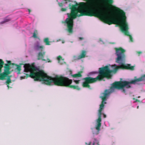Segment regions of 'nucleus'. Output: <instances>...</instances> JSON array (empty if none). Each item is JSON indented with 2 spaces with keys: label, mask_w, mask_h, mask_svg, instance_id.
Wrapping results in <instances>:
<instances>
[{
  "label": "nucleus",
  "mask_w": 145,
  "mask_h": 145,
  "mask_svg": "<svg viewBox=\"0 0 145 145\" xmlns=\"http://www.w3.org/2000/svg\"><path fill=\"white\" fill-rule=\"evenodd\" d=\"M115 54L117 56L116 58V62L120 66H118L116 64L112 65L113 69L110 70L108 66L100 68L99 69V74L95 78L91 77H88L83 78L84 82L82 83V86L84 88H87L90 89L91 88L89 84H92L97 81H101L105 78L108 79L111 78L112 76L111 73H116L119 69H129L133 70L134 69V67L131 66L130 64H125L126 55L125 53L126 51L121 47L115 48Z\"/></svg>",
  "instance_id": "nucleus-1"
},
{
  "label": "nucleus",
  "mask_w": 145,
  "mask_h": 145,
  "mask_svg": "<svg viewBox=\"0 0 145 145\" xmlns=\"http://www.w3.org/2000/svg\"><path fill=\"white\" fill-rule=\"evenodd\" d=\"M24 67L25 72H30V75L26 74L27 77L34 78L35 81H43L44 83L47 85H50L53 82L56 86L68 87L78 90L80 89L77 86L71 85L72 80L67 77L58 75H56L54 78L49 76L43 71L39 70L38 71L36 67L29 64L25 65Z\"/></svg>",
  "instance_id": "nucleus-2"
},
{
  "label": "nucleus",
  "mask_w": 145,
  "mask_h": 145,
  "mask_svg": "<svg viewBox=\"0 0 145 145\" xmlns=\"http://www.w3.org/2000/svg\"><path fill=\"white\" fill-rule=\"evenodd\" d=\"M108 1L106 0L101 4L102 11L99 13L100 17L106 23L110 24V23H114L121 27H127V22L124 19L125 15L124 13H111L106 10L105 3L108 4Z\"/></svg>",
  "instance_id": "nucleus-3"
},
{
  "label": "nucleus",
  "mask_w": 145,
  "mask_h": 145,
  "mask_svg": "<svg viewBox=\"0 0 145 145\" xmlns=\"http://www.w3.org/2000/svg\"><path fill=\"white\" fill-rule=\"evenodd\" d=\"M110 93V92L109 90L106 89L105 90V92L103 93V96L100 97V98L102 99V101L101 104L100 105V107L99 110L98 118L96 120L97 125L95 127L96 129L98 131H99L100 130V127L101 124V121L102 111L104 109V104L106 103L105 101L107 97L109 95Z\"/></svg>",
  "instance_id": "nucleus-4"
},
{
  "label": "nucleus",
  "mask_w": 145,
  "mask_h": 145,
  "mask_svg": "<svg viewBox=\"0 0 145 145\" xmlns=\"http://www.w3.org/2000/svg\"><path fill=\"white\" fill-rule=\"evenodd\" d=\"M4 64V62L2 59H0V80H3L4 79L5 77L7 76L8 74L3 72L1 74V69L3 67V65Z\"/></svg>",
  "instance_id": "nucleus-5"
},
{
  "label": "nucleus",
  "mask_w": 145,
  "mask_h": 145,
  "mask_svg": "<svg viewBox=\"0 0 145 145\" xmlns=\"http://www.w3.org/2000/svg\"><path fill=\"white\" fill-rule=\"evenodd\" d=\"M120 30L122 32L127 36L129 37L130 41L131 42L133 41V38L132 36L129 34V32L128 31L129 28H120Z\"/></svg>",
  "instance_id": "nucleus-6"
},
{
  "label": "nucleus",
  "mask_w": 145,
  "mask_h": 145,
  "mask_svg": "<svg viewBox=\"0 0 145 145\" xmlns=\"http://www.w3.org/2000/svg\"><path fill=\"white\" fill-rule=\"evenodd\" d=\"M45 51L39 52L37 56V59L38 60L41 59L42 61H46V59H44V56L45 54Z\"/></svg>",
  "instance_id": "nucleus-7"
},
{
  "label": "nucleus",
  "mask_w": 145,
  "mask_h": 145,
  "mask_svg": "<svg viewBox=\"0 0 145 145\" xmlns=\"http://www.w3.org/2000/svg\"><path fill=\"white\" fill-rule=\"evenodd\" d=\"M44 47L43 46H40L39 44H36L34 46V49L36 51L42 52Z\"/></svg>",
  "instance_id": "nucleus-8"
},
{
  "label": "nucleus",
  "mask_w": 145,
  "mask_h": 145,
  "mask_svg": "<svg viewBox=\"0 0 145 145\" xmlns=\"http://www.w3.org/2000/svg\"><path fill=\"white\" fill-rule=\"evenodd\" d=\"M5 68L4 71V72L9 74L11 73V72L10 71V66L8 65L5 64L4 67Z\"/></svg>",
  "instance_id": "nucleus-9"
},
{
  "label": "nucleus",
  "mask_w": 145,
  "mask_h": 145,
  "mask_svg": "<svg viewBox=\"0 0 145 145\" xmlns=\"http://www.w3.org/2000/svg\"><path fill=\"white\" fill-rule=\"evenodd\" d=\"M86 54V52L85 50H82L80 55L78 56V59H79L84 57Z\"/></svg>",
  "instance_id": "nucleus-10"
},
{
  "label": "nucleus",
  "mask_w": 145,
  "mask_h": 145,
  "mask_svg": "<svg viewBox=\"0 0 145 145\" xmlns=\"http://www.w3.org/2000/svg\"><path fill=\"white\" fill-rule=\"evenodd\" d=\"M11 20L10 18H8V17H6L0 23V24H4L6 23L9 22Z\"/></svg>",
  "instance_id": "nucleus-11"
},
{
  "label": "nucleus",
  "mask_w": 145,
  "mask_h": 145,
  "mask_svg": "<svg viewBox=\"0 0 145 145\" xmlns=\"http://www.w3.org/2000/svg\"><path fill=\"white\" fill-rule=\"evenodd\" d=\"M83 72L82 71H80L78 73L72 75L71 76L73 78H76L77 77H81L82 75L81 74Z\"/></svg>",
  "instance_id": "nucleus-12"
},
{
  "label": "nucleus",
  "mask_w": 145,
  "mask_h": 145,
  "mask_svg": "<svg viewBox=\"0 0 145 145\" xmlns=\"http://www.w3.org/2000/svg\"><path fill=\"white\" fill-rule=\"evenodd\" d=\"M142 81H145V75L142 76L141 77L137 78V82Z\"/></svg>",
  "instance_id": "nucleus-13"
},
{
  "label": "nucleus",
  "mask_w": 145,
  "mask_h": 145,
  "mask_svg": "<svg viewBox=\"0 0 145 145\" xmlns=\"http://www.w3.org/2000/svg\"><path fill=\"white\" fill-rule=\"evenodd\" d=\"M71 0H63L61 2V3H60V2H59L60 1V0H57V2H59V4L60 6H62V4H65L67 2V1H71Z\"/></svg>",
  "instance_id": "nucleus-14"
},
{
  "label": "nucleus",
  "mask_w": 145,
  "mask_h": 145,
  "mask_svg": "<svg viewBox=\"0 0 145 145\" xmlns=\"http://www.w3.org/2000/svg\"><path fill=\"white\" fill-rule=\"evenodd\" d=\"M6 84L7 85V87L9 88V84L11 83V81L10 77H8L7 81L6 82Z\"/></svg>",
  "instance_id": "nucleus-15"
},
{
  "label": "nucleus",
  "mask_w": 145,
  "mask_h": 145,
  "mask_svg": "<svg viewBox=\"0 0 145 145\" xmlns=\"http://www.w3.org/2000/svg\"><path fill=\"white\" fill-rule=\"evenodd\" d=\"M44 42L46 43V45H50V41H49V39L48 38H45L44 40Z\"/></svg>",
  "instance_id": "nucleus-16"
},
{
  "label": "nucleus",
  "mask_w": 145,
  "mask_h": 145,
  "mask_svg": "<svg viewBox=\"0 0 145 145\" xmlns=\"http://www.w3.org/2000/svg\"><path fill=\"white\" fill-rule=\"evenodd\" d=\"M38 34V32L37 30H35L33 33V37L34 38H37V35Z\"/></svg>",
  "instance_id": "nucleus-17"
},
{
  "label": "nucleus",
  "mask_w": 145,
  "mask_h": 145,
  "mask_svg": "<svg viewBox=\"0 0 145 145\" xmlns=\"http://www.w3.org/2000/svg\"><path fill=\"white\" fill-rule=\"evenodd\" d=\"M73 28H68L67 31L69 33H72L73 32Z\"/></svg>",
  "instance_id": "nucleus-18"
},
{
  "label": "nucleus",
  "mask_w": 145,
  "mask_h": 145,
  "mask_svg": "<svg viewBox=\"0 0 145 145\" xmlns=\"http://www.w3.org/2000/svg\"><path fill=\"white\" fill-rule=\"evenodd\" d=\"M91 144V142H90L89 143L88 145H90ZM97 144V145H99V142L97 141L96 140H95V142L93 143V145H95V144Z\"/></svg>",
  "instance_id": "nucleus-19"
},
{
  "label": "nucleus",
  "mask_w": 145,
  "mask_h": 145,
  "mask_svg": "<svg viewBox=\"0 0 145 145\" xmlns=\"http://www.w3.org/2000/svg\"><path fill=\"white\" fill-rule=\"evenodd\" d=\"M16 65L17 66L16 69L18 70V71L19 72H20L21 69V66L19 65Z\"/></svg>",
  "instance_id": "nucleus-20"
},
{
  "label": "nucleus",
  "mask_w": 145,
  "mask_h": 145,
  "mask_svg": "<svg viewBox=\"0 0 145 145\" xmlns=\"http://www.w3.org/2000/svg\"><path fill=\"white\" fill-rule=\"evenodd\" d=\"M57 59L59 62L60 60L62 59V57L60 56H59L57 57Z\"/></svg>",
  "instance_id": "nucleus-21"
},
{
  "label": "nucleus",
  "mask_w": 145,
  "mask_h": 145,
  "mask_svg": "<svg viewBox=\"0 0 145 145\" xmlns=\"http://www.w3.org/2000/svg\"><path fill=\"white\" fill-rule=\"evenodd\" d=\"M80 80H74V82H75L76 84H78L79 83Z\"/></svg>",
  "instance_id": "nucleus-22"
},
{
  "label": "nucleus",
  "mask_w": 145,
  "mask_h": 145,
  "mask_svg": "<svg viewBox=\"0 0 145 145\" xmlns=\"http://www.w3.org/2000/svg\"><path fill=\"white\" fill-rule=\"evenodd\" d=\"M7 64L9 66L11 64V61H7Z\"/></svg>",
  "instance_id": "nucleus-23"
},
{
  "label": "nucleus",
  "mask_w": 145,
  "mask_h": 145,
  "mask_svg": "<svg viewBox=\"0 0 145 145\" xmlns=\"http://www.w3.org/2000/svg\"><path fill=\"white\" fill-rule=\"evenodd\" d=\"M61 10L62 11H64L66 10V9L63 7L61 8Z\"/></svg>",
  "instance_id": "nucleus-24"
},
{
  "label": "nucleus",
  "mask_w": 145,
  "mask_h": 145,
  "mask_svg": "<svg viewBox=\"0 0 145 145\" xmlns=\"http://www.w3.org/2000/svg\"><path fill=\"white\" fill-rule=\"evenodd\" d=\"M84 39V38L82 37H80L79 38V40H82Z\"/></svg>",
  "instance_id": "nucleus-25"
},
{
  "label": "nucleus",
  "mask_w": 145,
  "mask_h": 145,
  "mask_svg": "<svg viewBox=\"0 0 145 145\" xmlns=\"http://www.w3.org/2000/svg\"><path fill=\"white\" fill-rule=\"evenodd\" d=\"M47 62H51V61L50 60L48 59L47 60Z\"/></svg>",
  "instance_id": "nucleus-26"
},
{
  "label": "nucleus",
  "mask_w": 145,
  "mask_h": 145,
  "mask_svg": "<svg viewBox=\"0 0 145 145\" xmlns=\"http://www.w3.org/2000/svg\"><path fill=\"white\" fill-rule=\"evenodd\" d=\"M103 117L104 118H105L106 117V115L105 114H103Z\"/></svg>",
  "instance_id": "nucleus-27"
},
{
  "label": "nucleus",
  "mask_w": 145,
  "mask_h": 145,
  "mask_svg": "<svg viewBox=\"0 0 145 145\" xmlns=\"http://www.w3.org/2000/svg\"><path fill=\"white\" fill-rule=\"evenodd\" d=\"M11 77V76H8V77H10V78Z\"/></svg>",
  "instance_id": "nucleus-28"
},
{
  "label": "nucleus",
  "mask_w": 145,
  "mask_h": 145,
  "mask_svg": "<svg viewBox=\"0 0 145 145\" xmlns=\"http://www.w3.org/2000/svg\"><path fill=\"white\" fill-rule=\"evenodd\" d=\"M28 10V11H29V13H30V10Z\"/></svg>",
  "instance_id": "nucleus-29"
},
{
  "label": "nucleus",
  "mask_w": 145,
  "mask_h": 145,
  "mask_svg": "<svg viewBox=\"0 0 145 145\" xmlns=\"http://www.w3.org/2000/svg\"><path fill=\"white\" fill-rule=\"evenodd\" d=\"M12 65H15V64H14V63H12Z\"/></svg>",
  "instance_id": "nucleus-30"
},
{
  "label": "nucleus",
  "mask_w": 145,
  "mask_h": 145,
  "mask_svg": "<svg viewBox=\"0 0 145 145\" xmlns=\"http://www.w3.org/2000/svg\"><path fill=\"white\" fill-rule=\"evenodd\" d=\"M137 108H138V106L137 107Z\"/></svg>",
  "instance_id": "nucleus-31"
}]
</instances>
